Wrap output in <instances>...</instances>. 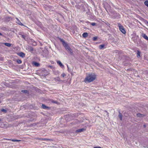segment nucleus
Listing matches in <instances>:
<instances>
[{"label": "nucleus", "mask_w": 148, "mask_h": 148, "mask_svg": "<svg viewBox=\"0 0 148 148\" xmlns=\"http://www.w3.org/2000/svg\"><path fill=\"white\" fill-rule=\"evenodd\" d=\"M51 101L52 103H57V102L56 101H54L53 100H51Z\"/></svg>", "instance_id": "obj_28"}, {"label": "nucleus", "mask_w": 148, "mask_h": 148, "mask_svg": "<svg viewBox=\"0 0 148 148\" xmlns=\"http://www.w3.org/2000/svg\"><path fill=\"white\" fill-rule=\"evenodd\" d=\"M96 23H92L91 24L92 26H95L96 25Z\"/></svg>", "instance_id": "obj_32"}, {"label": "nucleus", "mask_w": 148, "mask_h": 148, "mask_svg": "<svg viewBox=\"0 0 148 148\" xmlns=\"http://www.w3.org/2000/svg\"><path fill=\"white\" fill-rule=\"evenodd\" d=\"M27 49L29 50L30 51H32L33 50V48L31 47H28L27 48Z\"/></svg>", "instance_id": "obj_12"}, {"label": "nucleus", "mask_w": 148, "mask_h": 148, "mask_svg": "<svg viewBox=\"0 0 148 148\" xmlns=\"http://www.w3.org/2000/svg\"><path fill=\"white\" fill-rule=\"evenodd\" d=\"M142 36L147 40H148V37L145 34H142Z\"/></svg>", "instance_id": "obj_7"}, {"label": "nucleus", "mask_w": 148, "mask_h": 148, "mask_svg": "<svg viewBox=\"0 0 148 148\" xmlns=\"http://www.w3.org/2000/svg\"><path fill=\"white\" fill-rule=\"evenodd\" d=\"M21 92L25 93H27L28 92V91L27 90H22Z\"/></svg>", "instance_id": "obj_20"}, {"label": "nucleus", "mask_w": 148, "mask_h": 148, "mask_svg": "<svg viewBox=\"0 0 148 148\" xmlns=\"http://www.w3.org/2000/svg\"><path fill=\"white\" fill-rule=\"evenodd\" d=\"M67 50L69 51L71 54H72L73 53L72 50L70 47L68 49V50Z\"/></svg>", "instance_id": "obj_11"}, {"label": "nucleus", "mask_w": 148, "mask_h": 148, "mask_svg": "<svg viewBox=\"0 0 148 148\" xmlns=\"http://www.w3.org/2000/svg\"><path fill=\"white\" fill-rule=\"evenodd\" d=\"M70 48V47L68 45V46L66 47L65 48L66 49V50H68V49Z\"/></svg>", "instance_id": "obj_34"}, {"label": "nucleus", "mask_w": 148, "mask_h": 148, "mask_svg": "<svg viewBox=\"0 0 148 148\" xmlns=\"http://www.w3.org/2000/svg\"><path fill=\"white\" fill-rule=\"evenodd\" d=\"M94 148H101V147H94Z\"/></svg>", "instance_id": "obj_35"}, {"label": "nucleus", "mask_w": 148, "mask_h": 148, "mask_svg": "<svg viewBox=\"0 0 148 148\" xmlns=\"http://www.w3.org/2000/svg\"><path fill=\"white\" fill-rule=\"evenodd\" d=\"M60 41L62 42V44H64V42H66L63 39H61V38H60Z\"/></svg>", "instance_id": "obj_22"}, {"label": "nucleus", "mask_w": 148, "mask_h": 148, "mask_svg": "<svg viewBox=\"0 0 148 148\" xmlns=\"http://www.w3.org/2000/svg\"><path fill=\"white\" fill-rule=\"evenodd\" d=\"M118 25L121 31L123 34H125L126 33V31L123 27L119 23L118 24Z\"/></svg>", "instance_id": "obj_2"}, {"label": "nucleus", "mask_w": 148, "mask_h": 148, "mask_svg": "<svg viewBox=\"0 0 148 148\" xmlns=\"http://www.w3.org/2000/svg\"><path fill=\"white\" fill-rule=\"evenodd\" d=\"M104 112V114H106V119H107L109 117V113L106 111H105Z\"/></svg>", "instance_id": "obj_8"}, {"label": "nucleus", "mask_w": 148, "mask_h": 148, "mask_svg": "<svg viewBox=\"0 0 148 148\" xmlns=\"http://www.w3.org/2000/svg\"><path fill=\"white\" fill-rule=\"evenodd\" d=\"M17 62L18 64H21L22 63L21 61L20 60H17Z\"/></svg>", "instance_id": "obj_27"}, {"label": "nucleus", "mask_w": 148, "mask_h": 148, "mask_svg": "<svg viewBox=\"0 0 148 148\" xmlns=\"http://www.w3.org/2000/svg\"><path fill=\"white\" fill-rule=\"evenodd\" d=\"M1 121V119L0 118V122Z\"/></svg>", "instance_id": "obj_37"}, {"label": "nucleus", "mask_w": 148, "mask_h": 148, "mask_svg": "<svg viewBox=\"0 0 148 148\" xmlns=\"http://www.w3.org/2000/svg\"><path fill=\"white\" fill-rule=\"evenodd\" d=\"M57 63L62 68L64 67V66L62 64L60 61H58L57 62Z\"/></svg>", "instance_id": "obj_5"}, {"label": "nucleus", "mask_w": 148, "mask_h": 148, "mask_svg": "<svg viewBox=\"0 0 148 148\" xmlns=\"http://www.w3.org/2000/svg\"><path fill=\"white\" fill-rule=\"evenodd\" d=\"M104 46V45H101L99 46V48L100 49H101L103 48Z\"/></svg>", "instance_id": "obj_19"}, {"label": "nucleus", "mask_w": 148, "mask_h": 148, "mask_svg": "<svg viewBox=\"0 0 148 148\" xmlns=\"http://www.w3.org/2000/svg\"><path fill=\"white\" fill-rule=\"evenodd\" d=\"M2 35V34L0 32V35Z\"/></svg>", "instance_id": "obj_36"}, {"label": "nucleus", "mask_w": 148, "mask_h": 148, "mask_svg": "<svg viewBox=\"0 0 148 148\" xmlns=\"http://www.w3.org/2000/svg\"><path fill=\"white\" fill-rule=\"evenodd\" d=\"M144 127H145L146 126L145 125H144Z\"/></svg>", "instance_id": "obj_38"}, {"label": "nucleus", "mask_w": 148, "mask_h": 148, "mask_svg": "<svg viewBox=\"0 0 148 148\" xmlns=\"http://www.w3.org/2000/svg\"><path fill=\"white\" fill-rule=\"evenodd\" d=\"M33 64L36 66H39L40 65L39 64L36 62H33Z\"/></svg>", "instance_id": "obj_9"}, {"label": "nucleus", "mask_w": 148, "mask_h": 148, "mask_svg": "<svg viewBox=\"0 0 148 148\" xmlns=\"http://www.w3.org/2000/svg\"><path fill=\"white\" fill-rule=\"evenodd\" d=\"M55 80L56 81H61V80L59 77H57L55 78Z\"/></svg>", "instance_id": "obj_15"}, {"label": "nucleus", "mask_w": 148, "mask_h": 148, "mask_svg": "<svg viewBox=\"0 0 148 148\" xmlns=\"http://www.w3.org/2000/svg\"><path fill=\"white\" fill-rule=\"evenodd\" d=\"M1 111L3 112L4 113H6L7 112V110H6L4 109H2L1 110Z\"/></svg>", "instance_id": "obj_16"}, {"label": "nucleus", "mask_w": 148, "mask_h": 148, "mask_svg": "<svg viewBox=\"0 0 148 148\" xmlns=\"http://www.w3.org/2000/svg\"><path fill=\"white\" fill-rule=\"evenodd\" d=\"M96 78V76L94 73H89L87 74L84 80L86 83H90L94 80Z\"/></svg>", "instance_id": "obj_1"}, {"label": "nucleus", "mask_w": 148, "mask_h": 148, "mask_svg": "<svg viewBox=\"0 0 148 148\" xmlns=\"http://www.w3.org/2000/svg\"><path fill=\"white\" fill-rule=\"evenodd\" d=\"M22 37L24 39H25V36L24 35H22Z\"/></svg>", "instance_id": "obj_33"}, {"label": "nucleus", "mask_w": 148, "mask_h": 148, "mask_svg": "<svg viewBox=\"0 0 148 148\" xmlns=\"http://www.w3.org/2000/svg\"><path fill=\"white\" fill-rule=\"evenodd\" d=\"M16 21L17 23L18 24L20 25L21 26H24L23 24H22L20 21L17 18H16Z\"/></svg>", "instance_id": "obj_4"}, {"label": "nucleus", "mask_w": 148, "mask_h": 148, "mask_svg": "<svg viewBox=\"0 0 148 148\" xmlns=\"http://www.w3.org/2000/svg\"><path fill=\"white\" fill-rule=\"evenodd\" d=\"M85 130V129L84 128H81L76 130V132H83Z\"/></svg>", "instance_id": "obj_6"}, {"label": "nucleus", "mask_w": 148, "mask_h": 148, "mask_svg": "<svg viewBox=\"0 0 148 148\" xmlns=\"http://www.w3.org/2000/svg\"><path fill=\"white\" fill-rule=\"evenodd\" d=\"M119 116L120 120H122V115L120 113V112H119Z\"/></svg>", "instance_id": "obj_17"}, {"label": "nucleus", "mask_w": 148, "mask_h": 148, "mask_svg": "<svg viewBox=\"0 0 148 148\" xmlns=\"http://www.w3.org/2000/svg\"><path fill=\"white\" fill-rule=\"evenodd\" d=\"M64 47L65 48L66 47L68 46V45L66 42H64V44L63 45Z\"/></svg>", "instance_id": "obj_18"}, {"label": "nucleus", "mask_w": 148, "mask_h": 148, "mask_svg": "<svg viewBox=\"0 0 148 148\" xmlns=\"http://www.w3.org/2000/svg\"><path fill=\"white\" fill-rule=\"evenodd\" d=\"M137 116L138 117H142V116L143 114H142L140 113H138V114H137Z\"/></svg>", "instance_id": "obj_26"}, {"label": "nucleus", "mask_w": 148, "mask_h": 148, "mask_svg": "<svg viewBox=\"0 0 148 148\" xmlns=\"http://www.w3.org/2000/svg\"><path fill=\"white\" fill-rule=\"evenodd\" d=\"M82 36L83 37L85 38L88 36V34L87 33L85 32L83 34Z\"/></svg>", "instance_id": "obj_13"}, {"label": "nucleus", "mask_w": 148, "mask_h": 148, "mask_svg": "<svg viewBox=\"0 0 148 148\" xmlns=\"http://www.w3.org/2000/svg\"><path fill=\"white\" fill-rule=\"evenodd\" d=\"M66 75L65 74H64V73H62V75H61V76L63 77H64Z\"/></svg>", "instance_id": "obj_31"}, {"label": "nucleus", "mask_w": 148, "mask_h": 148, "mask_svg": "<svg viewBox=\"0 0 148 148\" xmlns=\"http://www.w3.org/2000/svg\"><path fill=\"white\" fill-rule=\"evenodd\" d=\"M97 39V37H94L93 38V40H94V41H96Z\"/></svg>", "instance_id": "obj_30"}, {"label": "nucleus", "mask_w": 148, "mask_h": 148, "mask_svg": "<svg viewBox=\"0 0 148 148\" xmlns=\"http://www.w3.org/2000/svg\"><path fill=\"white\" fill-rule=\"evenodd\" d=\"M18 55L22 58H24L25 56V54L23 52H20L18 53Z\"/></svg>", "instance_id": "obj_3"}, {"label": "nucleus", "mask_w": 148, "mask_h": 148, "mask_svg": "<svg viewBox=\"0 0 148 148\" xmlns=\"http://www.w3.org/2000/svg\"><path fill=\"white\" fill-rule=\"evenodd\" d=\"M3 44L6 46L9 47V43H4Z\"/></svg>", "instance_id": "obj_29"}, {"label": "nucleus", "mask_w": 148, "mask_h": 148, "mask_svg": "<svg viewBox=\"0 0 148 148\" xmlns=\"http://www.w3.org/2000/svg\"><path fill=\"white\" fill-rule=\"evenodd\" d=\"M39 139L41 140H49V139H47V138H40Z\"/></svg>", "instance_id": "obj_24"}, {"label": "nucleus", "mask_w": 148, "mask_h": 148, "mask_svg": "<svg viewBox=\"0 0 148 148\" xmlns=\"http://www.w3.org/2000/svg\"><path fill=\"white\" fill-rule=\"evenodd\" d=\"M140 52L139 51H138L137 55V56L138 57V56H139V57L140 56Z\"/></svg>", "instance_id": "obj_25"}, {"label": "nucleus", "mask_w": 148, "mask_h": 148, "mask_svg": "<svg viewBox=\"0 0 148 148\" xmlns=\"http://www.w3.org/2000/svg\"><path fill=\"white\" fill-rule=\"evenodd\" d=\"M1 103V102L0 101V103Z\"/></svg>", "instance_id": "obj_40"}, {"label": "nucleus", "mask_w": 148, "mask_h": 148, "mask_svg": "<svg viewBox=\"0 0 148 148\" xmlns=\"http://www.w3.org/2000/svg\"><path fill=\"white\" fill-rule=\"evenodd\" d=\"M144 4L145 5H146V6L148 7V1H145L144 2Z\"/></svg>", "instance_id": "obj_23"}, {"label": "nucleus", "mask_w": 148, "mask_h": 148, "mask_svg": "<svg viewBox=\"0 0 148 148\" xmlns=\"http://www.w3.org/2000/svg\"><path fill=\"white\" fill-rule=\"evenodd\" d=\"M10 140H11L13 142H18L19 141H21V140H18L16 139H10Z\"/></svg>", "instance_id": "obj_14"}, {"label": "nucleus", "mask_w": 148, "mask_h": 148, "mask_svg": "<svg viewBox=\"0 0 148 148\" xmlns=\"http://www.w3.org/2000/svg\"><path fill=\"white\" fill-rule=\"evenodd\" d=\"M60 41L62 42V44H64V42H66L63 39H61V38H60Z\"/></svg>", "instance_id": "obj_21"}, {"label": "nucleus", "mask_w": 148, "mask_h": 148, "mask_svg": "<svg viewBox=\"0 0 148 148\" xmlns=\"http://www.w3.org/2000/svg\"><path fill=\"white\" fill-rule=\"evenodd\" d=\"M10 46H11V45H10Z\"/></svg>", "instance_id": "obj_39"}, {"label": "nucleus", "mask_w": 148, "mask_h": 148, "mask_svg": "<svg viewBox=\"0 0 148 148\" xmlns=\"http://www.w3.org/2000/svg\"><path fill=\"white\" fill-rule=\"evenodd\" d=\"M42 108L44 109H47L49 108V107L45 106V105L42 104Z\"/></svg>", "instance_id": "obj_10"}]
</instances>
